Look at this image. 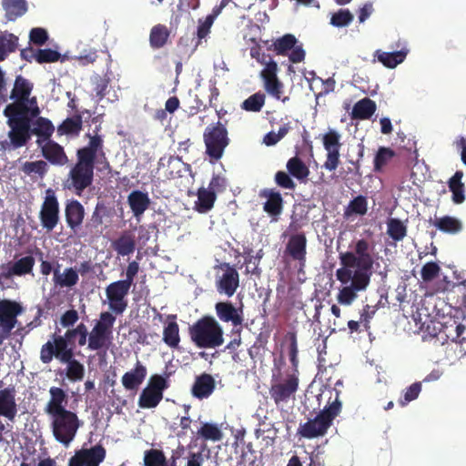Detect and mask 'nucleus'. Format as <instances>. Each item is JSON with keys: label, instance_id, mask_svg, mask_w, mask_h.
I'll list each match as a JSON object with an SVG mask.
<instances>
[{"label": "nucleus", "instance_id": "obj_28", "mask_svg": "<svg viewBox=\"0 0 466 466\" xmlns=\"http://www.w3.org/2000/svg\"><path fill=\"white\" fill-rule=\"evenodd\" d=\"M43 157L52 165L64 166L68 162V157L64 147L58 143L48 139L42 147Z\"/></svg>", "mask_w": 466, "mask_h": 466}, {"label": "nucleus", "instance_id": "obj_8", "mask_svg": "<svg viewBox=\"0 0 466 466\" xmlns=\"http://www.w3.org/2000/svg\"><path fill=\"white\" fill-rule=\"evenodd\" d=\"M227 123L228 121L225 123L218 121L215 124H210L203 133L206 154L214 161H218L223 157L226 147L230 143Z\"/></svg>", "mask_w": 466, "mask_h": 466}, {"label": "nucleus", "instance_id": "obj_54", "mask_svg": "<svg viewBox=\"0 0 466 466\" xmlns=\"http://www.w3.org/2000/svg\"><path fill=\"white\" fill-rule=\"evenodd\" d=\"M163 340L170 348H177L180 342L179 328L177 322H167L164 328Z\"/></svg>", "mask_w": 466, "mask_h": 466}, {"label": "nucleus", "instance_id": "obj_5", "mask_svg": "<svg viewBox=\"0 0 466 466\" xmlns=\"http://www.w3.org/2000/svg\"><path fill=\"white\" fill-rule=\"evenodd\" d=\"M342 403L339 399V392L336 391V398L333 401H329L328 405L314 419L299 425L298 435L306 439L324 436L333 420L340 413Z\"/></svg>", "mask_w": 466, "mask_h": 466}, {"label": "nucleus", "instance_id": "obj_50", "mask_svg": "<svg viewBox=\"0 0 466 466\" xmlns=\"http://www.w3.org/2000/svg\"><path fill=\"white\" fill-rule=\"evenodd\" d=\"M55 128L52 122L45 117H37L34 123V127H31V136L36 135L44 139H49Z\"/></svg>", "mask_w": 466, "mask_h": 466}, {"label": "nucleus", "instance_id": "obj_22", "mask_svg": "<svg viewBox=\"0 0 466 466\" xmlns=\"http://www.w3.org/2000/svg\"><path fill=\"white\" fill-rule=\"evenodd\" d=\"M223 266L226 268V271L217 281V290L220 294L231 297L239 286V275L237 269L228 263H225Z\"/></svg>", "mask_w": 466, "mask_h": 466}, {"label": "nucleus", "instance_id": "obj_29", "mask_svg": "<svg viewBox=\"0 0 466 466\" xmlns=\"http://www.w3.org/2000/svg\"><path fill=\"white\" fill-rule=\"evenodd\" d=\"M216 388L214 378L208 373H202L196 377L195 382L191 388L192 395L199 400L208 398Z\"/></svg>", "mask_w": 466, "mask_h": 466}, {"label": "nucleus", "instance_id": "obj_16", "mask_svg": "<svg viewBox=\"0 0 466 466\" xmlns=\"http://www.w3.org/2000/svg\"><path fill=\"white\" fill-rule=\"evenodd\" d=\"M279 66L276 61L270 59L260 72L263 86L266 92L276 99H280L284 85L278 77Z\"/></svg>", "mask_w": 466, "mask_h": 466}, {"label": "nucleus", "instance_id": "obj_48", "mask_svg": "<svg viewBox=\"0 0 466 466\" xmlns=\"http://www.w3.org/2000/svg\"><path fill=\"white\" fill-rule=\"evenodd\" d=\"M368 211V200L367 198L360 195L350 201L348 207L345 209L344 215L350 217L352 215L364 216Z\"/></svg>", "mask_w": 466, "mask_h": 466}, {"label": "nucleus", "instance_id": "obj_23", "mask_svg": "<svg viewBox=\"0 0 466 466\" xmlns=\"http://www.w3.org/2000/svg\"><path fill=\"white\" fill-rule=\"evenodd\" d=\"M107 215V208L103 202H97L91 216L85 224V235L98 237L103 233L104 218Z\"/></svg>", "mask_w": 466, "mask_h": 466}, {"label": "nucleus", "instance_id": "obj_49", "mask_svg": "<svg viewBox=\"0 0 466 466\" xmlns=\"http://www.w3.org/2000/svg\"><path fill=\"white\" fill-rule=\"evenodd\" d=\"M395 156V151L390 147H380L374 157V171H382Z\"/></svg>", "mask_w": 466, "mask_h": 466}, {"label": "nucleus", "instance_id": "obj_44", "mask_svg": "<svg viewBox=\"0 0 466 466\" xmlns=\"http://www.w3.org/2000/svg\"><path fill=\"white\" fill-rule=\"evenodd\" d=\"M286 167L288 172L299 181H305L309 175V169L307 165L298 157L289 158Z\"/></svg>", "mask_w": 466, "mask_h": 466}, {"label": "nucleus", "instance_id": "obj_43", "mask_svg": "<svg viewBox=\"0 0 466 466\" xmlns=\"http://www.w3.org/2000/svg\"><path fill=\"white\" fill-rule=\"evenodd\" d=\"M83 120L80 115L66 118L57 127L59 135L78 136L82 130Z\"/></svg>", "mask_w": 466, "mask_h": 466}, {"label": "nucleus", "instance_id": "obj_45", "mask_svg": "<svg viewBox=\"0 0 466 466\" xmlns=\"http://www.w3.org/2000/svg\"><path fill=\"white\" fill-rule=\"evenodd\" d=\"M18 47V37L12 33L4 32L0 35V62Z\"/></svg>", "mask_w": 466, "mask_h": 466}, {"label": "nucleus", "instance_id": "obj_9", "mask_svg": "<svg viewBox=\"0 0 466 466\" xmlns=\"http://www.w3.org/2000/svg\"><path fill=\"white\" fill-rule=\"evenodd\" d=\"M49 416L52 419L51 428L55 439L58 442L68 446L75 439L80 427V420L76 413L66 410Z\"/></svg>", "mask_w": 466, "mask_h": 466}, {"label": "nucleus", "instance_id": "obj_14", "mask_svg": "<svg viewBox=\"0 0 466 466\" xmlns=\"http://www.w3.org/2000/svg\"><path fill=\"white\" fill-rule=\"evenodd\" d=\"M106 457V450L102 444L82 448L75 451L68 460V466H99Z\"/></svg>", "mask_w": 466, "mask_h": 466}, {"label": "nucleus", "instance_id": "obj_37", "mask_svg": "<svg viewBox=\"0 0 466 466\" xmlns=\"http://www.w3.org/2000/svg\"><path fill=\"white\" fill-rule=\"evenodd\" d=\"M170 30L167 25L157 24L154 25L149 34V45L153 49L164 47L169 39Z\"/></svg>", "mask_w": 466, "mask_h": 466}, {"label": "nucleus", "instance_id": "obj_47", "mask_svg": "<svg viewBox=\"0 0 466 466\" xmlns=\"http://www.w3.org/2000/svg\"><path fill=\"white\" fill-rule=\"evenodd\" d=\"M163 395L152 390L148 387L143 389L138 399V406L141 409H153L156 408L162 400Z\"/></svg>", "mask_w": 466, "mask_h": 466}, {"label": "nucleus", "instance_id": "obj_12", "mask_svg": "<svg viewBox=\"0 0 466 466\" xmlns=\"http://www.w3.org/2000/svg\"><path fill=\"white\" fill-rule=\"evenodd\" d=\"M299 378L296 374H289L284 380H279L272 376L271 385L268 390L270 398L274 403L279 406L288 403L295 399V394L299 390Z\"/></svg>", "mask_w": 466, "mask_h": 466}, {"label": "nucleus", "instance_id": "obj_20", "mask_svg": "<svg viewBox=\"0 0 466 466\" xmlns=\"http://www.w3.org/2000/svg\"><path fill=\"white\" fill-rule=\"evenodd\" d=\"M351 277L350 284L339 290L338 300L340 304H350L356 299L357 293L365 290L370 282L366 275L360 273H351Z\"/></svg>", "mask_w": 466, "mask_h": 466}, {"label": "nucleus", "instance_id": "obj_60", "mask_svg": "<svg viewBox=\"0 0 466 466\" xmlns=\"http://www.w3.org/2000/svg\"><path fill=\"white\" fill-rule=\"evenodd\" d=\"M441 267L438 263L431 261L423 265L420 270V275L423 282H431L439 276Z\"/></svg>", "mask_w": 466, "mask_h": 466}, {"label": "nucleus", "instance_id": "obj_7", "mask_svg": "<svg viewBox=\"0 0 466 466\" xmlns=\"http://www.w3.org/2000/svg\"><path fill=\"white\" fill-rule=\"evenodd\" d=\"M7 117L9 141L3 142L5 149H16L27 144L31 139V122L35 117L32 113H4Z\"/></svg>", "mask_w": 466, "mask_h": 466}, {"label": "nucleus", "instance_id": "obj_30", "mask_svg": "<svg viewBox=\"0 0 466 466\" xmlns=\"http://www.w3.org/2000/svg\"><path fill=\"white\" fill-rule=\"evenodd\" d=\"M50 400H48L45 411L48 415L67 410V395L66 391L58 387H51L49 390Z\"/></svg>", "mask_w": 466, "mask_h": 466}, {"label": "nucleus", "instance_id": "obj_27", "mask_svg": "<svg viewBox=\"0 0 466 466\" xmlns=\"http://www.w3.org/2000/svg\"><path fill=\"white\" fill-rule=\"evenodd\" d=\"M35 260L33 256L23 257L11 264L6 271L0 274V282L7 280L12 276H25L32 273Z\"/></svg>", "mask_w": 466, "mask_h": 466}, {"label": "nucleus", "instance_id": "obj_38", "mask_svg": "<svg viewBox=\"0 0 466 466\" xmlns=\"http://www.w3.org/2000/svg\"><path fill=\"white\" fill-rule=\"evenodd\" d=\"M376 103L369 97H364L358 101L351 112L353 119H370L376 111Z\"/></svg>", "mask_w": 466, "mask_h": 466}, {"label": "nucleus", "instance_id": "obj_42", "mask_svg": "<svg viewBox=\"0 0 466 466\" xmlns=\"http://www.w3.org/2000/svg\"><path fill=\"white\" fill-rule=\"evenodd\" d=\"M432 224L441 231L448 234H456L462 228V225L459 219L451 216H443L435 218Z\"/></svg>", "mask_w": 466, "mask_h": 466}, {"label": "nucleus", "instance_id": "obj_35", "mask_svg": "<svg viewBox=\"0 0 466 466\" xmlns=\"http://www.w3.org/2000/svg\"><path fill=\"white\" fill-rule=\"evenodd\" d=\"M197 197L198 199L194 203V209L197 212L205 214L213 208L217 199L216 192L202 187L198 189Z\"/></svg>", "mask_w": 466, "mask_h": 466}, {"label": "nucleus", "instance_id": "obj_10", "mask_svg": "<svg viewBox=\"0 0 466 466\" xmlns=\"http://www.w3.org/2000/svg\"><path fill=\"white\" fill-rule=\"evenodd\" d=\"M192 341L200 349H214L223 344V331L218 322H195L189 328Z\"/></svg>", "mask_w": 466, "mask_h": 466}, {"label": "nucleus", "instance_id": "obj_55", "mask_svg": "<svg viewBox=\"0 0 466 466\" xmlns=\"http://www.w3.org/2000/svg\"><path fill=\"white\" fill-rule=\"evenodd\" d=\"M198 434L206 441H218L222 439L223 433L217 424L205 422L198 430Z\"/></svg>", "mask_w": 466, "mask_h": 466}, {"label": "nucleus", "instance_id": "obj_13", "mask_svg": "<svg viewBox=\"0 0 466 466\" xmlns=\"http://www.w3.org/2000/svg\"><path fill=\"white\" fill-rule=\"evenodd\" d=\"M59 212L58 199L55 192L48 189L39 211L41 226L46 232L53 231L59 223Z\"/></svg>", "mask_w": 466, "mask_h": 466}, {"label": "nucleus", "instance_id": "obj_36", "mask_svg": "<svg viewBox=\"0 0 466 466\" xmlns=\"http://www.w3.org/2000/svg\"><path fill=\"white\" fill-rule=\"evenodd\" d=\"M59 267L60 265L56 263V268L54 269L55 285L60 288H71L76 285L79 280L77 271L73 268H66L63 273H60Z\"/></svg>", "mask_w": 466, "mask_h": 466}, {"label": "nucleus", "instance_id": "obj_3", "mask_svg": "<svg viewBox=\"0 0 466 466\" xmlns=\"http://www.w3.org/2000/svg\"><path fill=\"white\" fill-rule=\"evenodd\" d=\"M79 336L78 344L84 346L86 342L87 329L83 322L76 329L66 330L65 336H56L54 341L45 343L40 351V360L43 363L48 364L56 357L62 363L69 361L74 357V340L72 337Z\"/></svg>", "mask_w": 466, "mask_h": 466}, {"label": "nucleus", "instance_id": "obj_11", "mask_svg": "<svg viewBox=\"0 0 466 466\" xmlns=\"http://www.w3.org/2000/svg\"><path fill=\"white\" fill-rule=\"evenodd\" d=\"M276 56H288L289 61L293 64L304 61L306 52L302 44L292 34H286L277 39L268 47Z\"/></svg>", "mask_w": 466, "mask_h": 466}, {"label": "nucleus", "instance_id": "obj_34", "mask_svg": "<svg viewBox=\"0 0 466 466\" xmlns=\"http://www.w3.org/2000/svg\"><path fill=\"white\" fill-rule=\"evenodd\" d=\"M215 309L219 320H243L242 305L236 307L229 301H220L215 305Z\"/></svg>", "mask_w": 466, "mask_h": 466}, {"label": "nucleus", "instance_id": "obj_2", "mask_svg": "<svg viewBox=\"0 0 466 466\" xmlns=\"http://www.w3.org/2000/svg\"><path fill=\"white\" fill-rule=\"evenodd\" d=\"M352 251L339 253L341 268L336 271L337 279L342 284L350 283L351 273L363 274L370 279L375 262L374 245L365 238L352 242Z\"/></svg>", "mask_w": 466, "mask_h": 466}, {"label": "nucleus", "instance_id": "obj_26", "mask_svg": "<svg viewBox=\"0 0 466 466\" xmlns=\"http://www.w3.org/2000/svg\"><path fill=\"white\" fill-rule=\"evenodd\" d=\"M147 374V370L146 366L137 360L134 369L122 376V385L127 390L136 391L145 380Z\"/></svg>", "mask_w": 466, "mask_h": 466}, {"label": "nucleus", "instance_id": "obj_46", "mask_svg": "<svg viewBox=\"0 0 466 466\" xmlns=\"http://www.w3.org/2000/svg\"><path fill=\"white\" fill-rule=\"evenodd\" d=\"M283 350H286L292 366L296 369L299 363L298 360V342L297 335L294 331L288 332L282 341Z\"/></svg>", "mask_w": 466, "mask_h": 466}, {"label": "nucleus", "instance_id": "obj_24", "mask_svg": "<svg viewBox=\"0 0 466 466\" xmlns=\"http://www.w3.org/2000/svg\"><path fill=\"white\" fill-rule=\"evenodd\" d=\"M85 208L76 199H69L65 206V218L67 227L76 232L85 218Z\"/></svg>", "mask_w": 466, "mask_h": 466}, {"label": "nucleus", "instance_id": "obj_63", "mask_svg": "<svg viewBox=\"0 0 466 466\" xmlns=\"http://www.w3.org/2000/svg\"><path fill=\"white\" fill-rule=\"evenodd\" d=\"M271 332L272 327L270 324L268 322H262L260 332L258 333L252 349H264L268 341Z\"/></svg>", "mask_w": 466, "mask_h": 466}, {"label": "nucleus", "instance_id": "obj_25", "mask_svg": "<svg viewBox=\"0 0 466 466\" xmlns=\"http://www.w3.org/2000/svg\"><path fill=\"white\" fill-rule=\"evenodd\" d=\"M17 414L15 387H7L0 390V416L14 421Z\"/></svg>", "mask_w": 466, "mask_h": 466}, {"label": "nucleus", "instance_id": "obj_18", "mask_svg": "<svg viewBox=\"0 0 466 466\" xmlns=\"http://www.w3.org/2000/svg\"><path fill=\"white\" fill-rule=\"evenodd\" d=\"M307 243L305 233L299 232L289 237L285 248V254L298 262L300 270L306 266Z\"/></svg>", "mask_w": 466, "mask_h": 466}, {"label": "nucleus", "instance_id": "obj_53", "mask_svg": "<svg viewBox=\"0 0 466 466\" xmlns=\"http://www.w3.org/2000/svg\"><path fill=\"white\" fill-rule=\"evenodd\" d=\"M266 96L261 92H257L241 104V108L248 112H259L265 105Z\"/></svg>", "mask_w": 466, "mask_h": 466}, {"label": "nucleus", "instance_id": "obj_58", "mask_svg": "<svg viewBox=\"0 0 466 466\" xmlns=\"http://www.w3.org/2000/svg\"><path fill=\"white\" fill-rule=\"evenodd\" d=\"M47 164L43 160L31 162L27 161L22 167V170L25 174H35L38 175L40 177H43L46 175V173L47 172Z\"/></svg>", "mask_w": 466, "mask_h": 466}, {"label": "nucleus", "instance_id": "obj_39", "mask_svg": "<svg viewBox=\"0 0 466 466\" xmlns=\"http://www.w3.org/2000/svg\"><path fill=\"white\" fill-rule=\"evenodd\" d=\"M462 177L463 172L457 170L448 181V187L451 192V199L455 204H461L465 200L464 184L461 181Z\"/></svg>", "mask_w": 466, "mask_h": 466}, {"label": "nucleus", "instance_id": "obj_31", "mask_svg": "<svg viewBox=\"0 0 466 466\" xmlns=\"http://www.w3.org/2000/svg\"><path fill=\"white\" fill-rule=\"evenodd\" d=\"M127 203L134 217L139 220L144 212L149 208L150 198L146 192L133 190L127 196Z\"/></svg>", "mask_w": 466, "mask_h": 466}, {"label": "nucleus", "instance_id": "obj_59", "mask_svg": "<svg viewBox=\"0 0 466 466\" xmlns=\"http://www.w3.org/2000/svg\"><path fill=\"white\" fill-rule=\"evenodd\" d=\"M353 18L354 16L349 9H339L332 15L330 24L336 27H343L349 25Z\"/></svg>", "mask_w": 466, "mask_h": 466}, {"label": "nucleus", "instance_id": "obj_19", "mask_svg": "<svg viewBox=\"0 0 466 466\" xmlns=\"http://www.w3.org/2000/svg\"><path fill=\"white\" fill-rule=\"evenodd\" d=\"M259 197L265 198L263 210L272 221H278L284 209V199L279 191L275 188H264L260 191Z\"/></svg>", "mask_w": 466, "mask_h": 466}, {"label": "nucleus", "instance_id": "obj_41", "mask_svg": "<svg viewBox=\"0 0 466 466\" xmlns=\"http://www.w3.org/2000/svg\"><path fill=\"white\" fill-rule=\"evenodd\" d=\"M2 4L9 21H15L27 10L25 0H3Z\"/></svg>", "mask_w": 466, "mask_h": 466}, {"label": "nucleus", "instance_id": "obj_32", "mask_svg": "<svg viewBox=\"0 0 466 466\" xmlns=\"http://www.w3.org/2000/svg\"><path fill=\"white\" fill-rule=\"evenodd\" d=\"M408 53L409 50L406 47H401L400 50L393 52H384L378 49L374 53L373 62L377 59V61L381 63L384 66L395 68L405 60Z\"/></svg>", "mask_w": 466, "mask_h": 466}, {"label": "nucleus", "instance_id": "obj_61", "mask_svg": "<svg viewBox=\"0 0 466 466\" xmlns=\"http://www.w3.org/2000/svg\"><path fill=\"white\" fill-rule=\"evenodd\" d=\"M292 176L288 172L279 170L276 172L274 181L277 186L283 189L294 190L297 187L296 183L291 177Z\"/></svg>", "mask_w": 466, "mask_h": 466}, {"label": "nucleus", "instance_id": "obj_52", "mask_svg": "<svg viewBox=\"0 0 466 466\" xmlns=\"http://www.w3.org/2000/svg\"><path fill=\"white\" fill-rule=\"evenodd\" d=\"M387 234L394 241H400L407 235V227L399 218H389L387 221Z\"/></svg>", "mask_w": 466, "mask_h": 466}, {"label": "nucleus", "instance_id": "obj_15", "mask_svg": "<svg viewBox=\"0 0 466 466\" xmlns=\"http://www.w3.org/2000/svg\"><path fill=\"white\" fill-rule=\"evenodd\" d=\"M131 284L122 279L112 282L106 289V295L108 299L109 309L116 314H121L127 306L126 297L127 296Z\"/></svg>", "mask_w": 466, "mask_h": 466}, {"label": "nucleus", "instance_id": "obj_40", "mask_svg": "<svg viewBox=\"0 0 466 466\" xmlns=\"http://www.w3.org/2000/svg\"><path fill=\"white\" fill-rule=\"evenodd\" d=\"M23 310V307L18 302L2 299L0 300V321L16 320V317Z\"/></svg>", "mask_w": 466, "mask_h": 466}, {"label": "nucleus", "instance_id": "obj_21", "mask_svg": "<svg viewBox=\"0 0 466 466\" xmlns=\"http://www.w3.org/2000/svg\"><path fill=\"white\" fill-rule=\"evenodd\" d=\"M114 322H96L88 339V348L98 350L107 347L111 339V328Z\"/></svg>", "mask_w": 466, "mask_h": 466}, {"label": "nucleus", "instance_id": "obj_51", "mask_svg": "<svg viewBox=\"0 0 466 466\" xmlns=\"http://www.w3.org/2000/svg\"><path fill=\"white\" fill-rule=\"evenodd\" d=\"M144 466H167V460L162 450L150 449L144 452Z\"/></svg>", "mask_w": 466, "mask_h": 466}, {"label": "nucleus", "instance_id": "obj_57", "mask_svg": "<svg viewBox=\"0 0 466 466\" xmlns=\"http://www.w3.org/2000/svg\"><path fill=\"white\" fill-rule=\"evenodd\" d=\"M91 82L93 85V90L96 93V97L97 98V102H100L106 95L110 79L108 77L96 75L92 77Z\"/></svg>", "mask_w": 466, "mask_h": 466}, {"label": "nucleus", "instance_id": "obj_64", "mask_svg": "<svg viewBox=\"0 0 466 466\" xmlns=\"http://www.w3.org/2000/svg\"><path fill=\"white\" fill-rule=\"evenodd\" d=\"M421 390L420 382H414L410 387H408L404 392L403 399L399 400V404L401 407L406 406L409 402L416 400Z\"/></svg>", "mask_w": 466, "mask_h": 466}, {"label": "nucleus", "instance_id": "obj_4", "mask_svg": "<svg viewBox=\"0 0 466 466\" xmlns=\"http://www.w3.org/2000/svg\"><path fill=\"white\" fill-rule=\"evenodd\" d=\"M409 334L420 336L423 341L441 336L445 340H465L466 325L461 322H407L404 327Z\"/></svg>", "mask_w": 466, "mask_h": 466}, {"label": "nucleus", "instance_id": "obj_62", "mask_svg": "<svg viewBox=\"0 0 466 466\" xmlns=\"http://www.w3.org/2000/svg\"><path fill=\"white\" fill-rule=\"evenodd\" d=\"M61 57V54L50 48L36 50V62L38 64L57 62Z\"/></svg>", "mask_w": 466, "mask_h": 466}, {"label": "nucleus", "instance_id": "obj_6", "mask_svg": "<svg viewBox=\"0 0 466 466\" xmlns=\"http://www.w3.org/2000/svg\"><path fill=\"white\" fill-rule=\"evenodd\" d=\"M33 88L34 84L31 81L21 75L16 76L9 96L13 103L5 106L4 113H32L33 116H38L40 109L36 97H30Z\"/></svg>", "mask_w": 466, "mask_h": 466}, {"label": "nucleus", "instance_id": "obj_17", "mask_svg": "<svg viewBox=\"0 0 466 466\" xmlns=\"http://www.w3.org/2000/svg\"><path fill=\"white\" fill-rule=\"evenodd\" d=\"M322 143L325 150L327 151V159L323 167L329 171H334L340 163V135L336 130L330 129L323 135Z\"/></svg>", "mask_w": 466, "mask_h": 466}, {"label": "nucleus", "instance_id": "obj_56", "mask_svg": "<svg viewBox=\"0 0 466 466\" xmlns=\"http://www.w3.org/2000/svg\"><path fill=\"white\" fill-rule=\"evenodd\" d=\"M67 364L66 377L71 381H81L85 375V367L76 359L71 358L69 361H66Z\"/></svg>", "mask_w": 466, "mask_h": 466}, {"label": "nucleus", "instance_id": "obj_33", "mask_svg": "<svg viewBox=\"0 0 466 466\" xmlns=\"http://www.w3.org/2000/svg\"><path fill=\"white\" fill-rule=\"evenodd\" d=\"M111 247L116 252L117 256H129L136 249L135 235L128 230L123 231L120 236L112 242Z\"/></svg>", "mask_w": 466, "mask_h": 466}, {"label": "nucleus", "instance_id": "obj_1", "mask_svg": "<svg viewBox=\"0 0 466 466\" xmlns=\"http://www.w3.org/2000/svg\"><path fill=\"white\" fill-rule=\"evenodd\" d=\"M88 137L87 145L76 150V161L64 181V187L78 197H81L83 192L93 184L96 165L105 162L109 166L104 152L102 137L88 135Z\"/></svg>", "mask_w": 466, "mask_h": 466}]
</instances>
